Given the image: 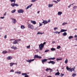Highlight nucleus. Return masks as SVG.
I'll return each mask as SVG.
<instances>
[{"mask_svg":"<svg viewBox=\"0 0 77 77\" xmlns=\"http://www.w3.org/2000/svg\"><path fill=\"white\" fill-rule=\"evenodd\" d=\"M43 20V21L42 22V23H43L44 24H47L48 23V21H47V20Z\"/></svg>","mask_w":77,"mask_h":77,"instance_id":"obj_10","label":"nucleus"},{"mask_svg":"<svg viewBox=\"0 0 77 77\" xmlns=\"http://www.w3.org/2000/svg\"><path fill=\"white\" fill-rule=\"evenodd\" d=\"M29 76L28 75H26L24 76V77H29Z\"/></svg>","mask_w":77,"mask_h":77,"instance_id":"obj_52","label":"nucleus"},{"mask_svg":"<svg viewBox=\"0 0 77 77\" xmlns=\"http://www.w3.org/2000/svg\"><path fill=\"white\" fill-rule=\"evenodd\" d=\"M32 5H33V4H31L30 5L28 6L26 8V9H29V8H31V7L32 6Z\"/></svg>","mask_w":77,"mask_h":77,"instance_id":"obj_14","label":"nucleus"},{"mask_svg":"<svg viewBox=\"0 0 77 77\" xmlns=\"http://www.w3.org/2000/svg\"><path fill=\"white\" fill-rule=\"evenodd\" d=\"M48 77H51V76H48Z\"/></svg>","mask_w":77,"mask_h":77,"instance_id":"obj_64","label":"nucleus"},{"mask_svg":"<svg viewBox=\"0 0 77 77\" xmlns=\"http://www.w3.org/2000/svg\"><path fill=\"white\" fill-rule=\"evenodd\" d=\"M34 60L35 59H30L26 60V62H29V63H30L31 62H33Z\"/></svg>","mask_w":77,"mask_h":77,"instance_id":"obj_6","label":"nucleus"},{"mask_svg":"<svg viewBox=\"0 0 77 77\" xmlns=\"http://www.w3.org/2000/svg\"><path fill=\"white\" fill-rule=\"evenodd\" d=\"M72 38H73V36H70L69 37V39H71Z\"/></svg>","mask_w":77,"mask_h":77,"instance_id":"obj_34","label":"nucleus"},{"mask_svg":"<svg viewBox=\"0 0 77 77\" xmlns=\"http://www.w3.org/2000/svg\"><path fill=\"white\" fill-rule=\"evenodd\" d=\"M67 30V29H63L64 32H66V31Z\"/></svg>","mask_w":77,"mask_h":77,"instance_id":"obj_54","label":"nucleus"},{"mask_svg":"<svg viewBox=\"0 0 77 77\" xmlns=\"http://www.w3.org/2000/svg\"><path fill=\"white\" fill-rule=\"evenodd\" d=\"M50 20H49L48 21V23H50Z\"/></svg>","mask_w":77,"mask_h":77,"instance_id":"obj_58","label":"nucleus"},{"mask_svg":"<svg viewBox=\"0 0 77 77\" xmlns=\"http://www.w3.org/2000/svg\"><path fill=\"white\" fill-rule=\"evenodd\" d=\"M57 29H58V28H57V27H55L54 28V30H56Z\"/></svg>","mask_w":77,"mask_h":77,"instance_id":"obj_50","label":"nucleus"},{"mask_svg":"<svg viewBox=\"0 0 77 77\" xmlns=\"http://www.w3.org/2000/svg\"><path fill=\"white\" fill-rule=\"evenodd\" d=\"M15 6L18 7V6H19V5L18 4L15 3L14 6Z\"/></svg>","mask_w":77,"mask_h":77,"instance_id":"obj_40","label":"nucleus"},{"mask_svg":"<svg viewBox=\"0 0 77 77\" xmlns=\"http://www.w3.org/2000/svg\"><path fill=\"white\" fill-rule=\"evenodd\" d=\"M52 44H55L56 43V42L54 41H53L52 42Z\"/></svg>","mask_w":77,"mask_h":77,"instance_id":"obj_55","label":"nucleus"},{"mask_svg":"<svg viewBox=\"0 0 77 77\" xmlns=\"http://www.w3.org/2000/svg\"><path fill=\"white\" fill-rule=\"evenodd\" d=\"M55 75H60V73H59V72H57L56 73Z\"/></svg>","mask_w":77,"mask_h":77,"instance_id":"obj_17","label":"nucleus"},{"mask_svg":"<svg viewBox=\"0 0 77 77\" xmlns=\"http://www.w3.org/2000/svg\"><path fill=\"white\" fill-rule=\"evenodd\" d=\"M40 12V11H38L37 12V14H39Z\"/></svg>","mask_w":77,"mask_h":77,"instance_id":"obj_63","label":"nucleus"},{"mask_svg":"<svg viewBox=\"0 0 77 77\" xmlns=\"http://www.w3.org/2000/svg\"><path fill=\"white\" fill-rule=\"evenodd\" d=\"M4 38H5V39L7 38V36L6 35H5L4 36Z\"/></svg>","mask_w":77,"mask_h":77,"instance_id":"obj_49","label":"nucleus"},{"mask_svg":"<svg viewBox=\"0 0 77 77\" xmlns=\"http://www.w3.org/2000/svg\"><path fill=\"white\" fill-rule=\"evenodd\" d=\"M64 29H61L60 31V32H64Z\"/></svg>","mask_w":77,"mask_h":77,"instance_id":"obj_47","label":"nucleus"},{"mask_svg":"<svg viewBox=\"0 0 77 77\" xmlns=\"http://www.w3.org/2000/svg\"><path fill=\"white\" fill-rule=\"evenodd\" d=\"M11 48H12V49H14V50H16V49H17V47L13 46L11 47Z\"/></svg>","mask_w":77,"mask_h":77,"instance_id":"obj_12","label":"nucleus"},{"mask_svg":"<svg viewBox=\"0 0 77 77\" xmlns=\"http://www.w3.org/2000/svg\"><path fill=\"white\" fill-rule=\"evenodd\" d=\"M49 70H52V69H50V68H47L46 70L45 71H48Z\"/></svg>","mask_w":77,"mask_h":77,"instance_id":"obj_20","label":"nucleus"},{"mask_svg":"<svg viewBox=\"0 0 77 77\" xmlns=\"http://www.w3.org/2000/svg\"><path fill=\"white\" fill-rule=\"evenodd\" d=\"M4 18H5V17H0V18H1V19H4Z\"/></svg>","mask_w":77,"mask_h":77,"instance_id":"obj_51","label":"nucleus"},{"mask_svg":"<svg viewBox=\"0 0 77 77\" xmlns=\"http://www.w3.org/2000/svg\"><path fill=\"white\" fill-rule=\"evenodd\" d=\"M75 38H77V35H75L74 36Z\"/></svg>","mask_w":77,"mask_h":77,"instance_id":"obj_60","label":"nucleus"},{"mask_svg":"<svg viewBox=\"0 0 77 77\" xmlns=\"http://www.w3.org/2000/svg\"><path fill=\"white\" fill-rule=\"evenodd\" d=\"M60 32H61L60 31L59 32L58 31V34H60Z\"/></svg>","mask_w":77,"mask_h":77,"instance_id":"obj_59","label":"nucleus"},{"mask_svg":"<svg viewBox=\"0 0 77 77\" xmlns=\"http://www.w3.org/2000/svg\"><path fill=\"white\" fill-rule=\"evenodd\" d=\"M74 3H72V4H71V5H71V6H72V5H74Z\"/></svg>","mask_w":77,"mask_h":77,"instance_id":"obj_62","label":"nucleus"},{"mask_svg":"<svg viewBox=\"0 0 77 77\" xmlns=\"http://www.w3.org/2000/svg\"><path fill=\"white\" fill-rule=\"evenodd\" d=\"M28 27L29 29H32V30H33V29H34L33 26L31 24H29Z\"/></svg>","mask_w":77,"mask_h":77,"instance_id":"obj_4","label":"nucleus"},{"mask_svg":"<svg viewBox=\"0 0 77 77\" xmlns=\"http://www.w3.org/2000/svg\"><path fill=\"white\" fill-rule=\"evenodd\" d=\"M71 6V5H70L69 6H68V8H70Z\"/></svg>","mask_w":77,"mask_h":77,"instance_id":"obj_61","label":"nucleus"},{"mask_svg":"<svg viewBox=\"0 0 77 77\" xmlns=\"http://www.w3.org/2000/svg\"><path fill=\"white\" fill-rule=\"evenodd\" d=\"M38 0H32L31 2L32 3H34L35 2V1H37Z\"/></svg>","mask_w":77,"mask_h":77,"instance_id":"obj_36","label":"nucleus"},{"mask_svg":"<svg viewBox=\"0 0 77 77\" xmlns=\"http://www.w3.org/2000/svg\"><path fill=\"white\" fill-rule=\"evenodd\" d=\"M11 6L12 7H14L15 6V3L11 4Z\"/></svg>","mask_w":77,"mask_h":77,"instance_id":"obj_22","label":"nucleus"},{"mask_svg":"<svg viewBox=\"0 0 77 77\" xmlns=\"http://www.w3.org/2000/svg\"><path fill=\"white\" fill-rule=\"evenodd\" d=\"M75 66H74L73 68H69L68 66H67L66 67V69L67 70H68V71L69 72H72V71H73V72H75Z\"/></svg>","mask_w":77,"mask_h":77,"instance_id":"obj_1","label":"nucleus"},{"mask_svg":"<svg viewBox=\"0 0 77 77\" xmlns=\"http://www.w3.org/2000/svg\"><path fill=\"white\" fill-rule=\"evenodd\" d=\"M14 72V70H11L10 71V72Z\"/></svg>","mask_w":77,"mask_h":77,"instance_id":"obj_45","label":"nucleus"},{"mask_svg":"<svg viewBox=\"0 0 77 77\" xmlns=\"http://www.w3.org/2000/svg\"><path fill=\"white\" fill-rule=\"evenodd\" d=\"M53 6V4H49L48 7V8H51V7H52Z\"/></svg>","mask_w":77,"mask_h":77,"instance_id":"obj_16","label":"nucleus"},{"mask_svg":"<svg viewBox=\"0 0 77 77\" xmlns=\"http://www.w3.org/2000/svg\"><path fill=\"white\" fill-rule=\"evenodd\" d=\"M39 27H40V26H42V24L40 23H39Z\"/></svg>","mask_w":77,"mask_h":77,"instance_id":"obj_48","label":"nucleus"},{"mask_svg":"<svg viewBox=\"0 0 77 77\" xmlns=\"http://www.w3.org/2000/svg\"><path fill=\"white\" fill-rule=\"evenodd\" d=\"M7 59L8 60H11L12 59V57L11 56H9L7 57Z\"/></svg>","mask_w":77,"mask_h":77,"instance_id":"obj_11","label":"nucleus"},{"mask_svg":"<svg viewBox=\"0 0 77 77\" xmlns=\"http://www.w3.org/2000/svg\"><path fill=\"white\" fill-rule=\"evenodd\" d=\"M62 60V58H60V59L57 58L56 59L57 60Z\"/></svg>","mask_w":77,"mask_h":77,"instance_id":"obj_42","label":"nucleus"},{"mask_svg":"<svg viewBox=\"0 0 77 77\" xmlns=\"http://www.w3.org/2000/svg\"><path fill=\"white\" fill-rule=\"evenodd\" d=\"M6 12H5V13L3 14L4 16H6Z\"/></svg>","mask_w":77,"mask_h":77,"instance_id":"obj_53","label":"nucleus"},{"mask_svg":"<svg viewBox=\"0 0 77 77\" xmlns=\"http://www.w3.org/2000/svg\"><path fill=\"white\" fill-rule=\"evenodd\" d=\"M12 20V23H13V24H15L16 23V22H17V20H16V19L14 18H11Z\"/></svg>","mask_w":77,"mask_h":77,"instance_id":"obj_5","label":"nucleus"},{"mask_svg":"<svg viewBox=\"0 0 77 77\" xmlns=\"http://www.w3.org/2000/svg\"><path fill=\"white\" fill-rule=\"evenodd\" d=\"M22 75H23V76H25L26 75H27V73H23L22 74Z\"/></svg>","mask_w":77,"mask_h":77,"instance_id":"obj_24","label":"nucleus"},{"mask_svg":"<svg viewBox=\"0 0 77 77\" xmlns=\"http://www.w3.org/2000/svg\"><path fill=\"white\" fill-rule=\"evenodd\" d=\"M30 21L31 23H32V24H36V21H35L31 20Z\"/></svg>","mask_w":77,"mask_h":77,"instance_id":"obj_13","label":"nucleus"},{"mask_svg":"<svg viewBox=\"0 0 77 77\" xmlns=\"http://www.w3.org/2000/svg\"><path fill=\"white\" fill-rule=\"evenodd\" d=\"M57 49H60V46L59 45L57 47Z\"/></svg>","mask_w":77,"mask_h":77,"instance_id":"obj_37","label":"nucleus"},{"mask_svg":"<svg viewBox=\"0 0 77 77\" xmlns=\"http://www.w3.org/2000/svg\"><path fill=\"white\" fill-rule=\"evenodd\" d=\"M47 61V59H43L42 60V63L43 64H44V62Z\"/></svg>","mask_w":77,"mask_h":77,"instance_id":"obj_9","label":"nucleus"},{"mask_svg":"<svg viewBox=\"0 0 77 77\" xmlns=\"http://www.w3.org/2000/svg\"><path fill=\"white\" fill-rule=\"evenodd\" d=\"M68 23H66V22H64L62 24V25L63 26H64V25H65V24H67Z\"/></svg>","mask_w":77,"mask_h":77,"instance_id":"obj_33","label":"nucleus"},{"mask_svg":"<svg viewBox=\"0 0 77 77\" xmlns=\"http://www.w3.org/2000/svg\"><path fill=\"white\" fill-rule=\"evenodd\" d=\"M51 51H56V49L54 48H51Z\"/></svg>","mask_w":77,"mask_h":77,"instance_id":"obj_27","label":"nucleus"},{"mask_svg":"<svg viewBox=\"0 0 77 77\" xmlns=\"http://www.w3.org/2000/svg\"><path fill=\"white\" fill-rule=\"evenodd\" d=\"M46 44V42H45L44 43H43L42 44H43V45H45V44Z\"/></svg>","mask_w":77,"mask_h":77,"instance_id":"obj_57","label":"nucleus"},{"mask_svg":"<svg viewBox=\"0 0 77 77\" xmlns=\"http://www.w3.org/2000/svg\"><path fill=\"white\" fill-rule=\"evenodd\" d=\"M17 12L19 14H23L24 13V10L23 9H20L17 10Z\"/></svg>","mask_w":77,"mask_h":77,"instance_id":"obj_3","label":"nucleus"},{"mask_svg":"<svg viewBox=\"0 0 77 77\" xmlns=\"http://www.w3.org/2000/svg\"><path fill=\"white\" fill-rule=\"evenodd\" d=\"M16 40V41L18 42H19V41H21V39H17V40Z\"/></svg>","mask_w":77,"mask_h":77,"instance_id":"obj_41","label":"nucleus"},{"mask_svg":"<svg viewBox=\"0 0 77 77\" xmlns=\"http://www.w3.org/2000/svg\"><path fill=\"white\" fill-rule=\"evenodd\" d=\"M34 58H38V59H41L42 57L40 56H38V55H35L34 56Z\"/></svg>","mask_w":77,"mask_h":77,"instance_id":"obj_7","label":"nucleus"},{"mask_svg":"<svg viewBox=\"0 0 77 77\" xmlns=\"http://www.w3.org/2000/svg\"><path fill=\"white\" fill-rule=\"evenodd\" d=\"M49 60H50L51 59L52 60H54L55 59V57H53V58H48Z\"/></svg>","mask_w":77,"mask_h":77,"instance_id":"obj_29","label":"nucleus"},{"mask_svg":"<svg viewBox=\"0 0 77 77\" xmlns=\"http://www.w3.org/2000/svg\"><path fill=\"white\" fill-rule=\"evenodd\" d=\"M62 14V12L60 11H59L58 12V15H61V14Z\"/></svg>","mask_w":77,"mask_h":77,"instance_id":"obj_19","label":"nucleus"},{"mask_svg":"<svg viewBox=\"0 0 77 77\" xmlns=\"http://www.w3.org/2000/svg\"><path fill=\"white\" fill-rule=\"evenodd\" d=\"M16 12V10L14 9L13 11H11V13H14V12Z\"/></svg>","mask_w":77,"mask_h":77,"instance_id":"obj_30","label":"nucleus"},{"mask_svg":"<svg viewBox=\"0 0 77 77\" xmlns=\"http://www.w3.org/2000/svg\"><path fill=\"white\" fill-rule=\"evenodd\" d=\"M76 75V74L75 73H73L72 75V77H74V76H75Z\"/></svg>","mask_w":77,"mask_h":77,"instance_id":"obj_38","label":"nucleus"},{"mask_svg":"<svg viewBox=\"0 0 77 77\" xmlns=\"http://www.w3.org/2000/svg\"><path fill=\"white\" fill-rule=\"evenodd\" d=\"M13 44H18L19 43L18 42H17L16 40H15L13 42Z\"/></svg>","mask_w":77,"mask_h":77,"instance_id":"obj_15","label":"nucleus"},{"mask_svg":"<svg viewBox=\"0 0 77 77\" xmlns=\"http://www.w3.org/2000/svg\"><path fill=\"white\" fill-rule=\"evenodd\" d=\"M30 45H29L26 46L27 48H30Z\"/></svg>","mask_w":77,"mask_h":77,"instance_id":"obj_44","label":"nucleus"},{"mask_svg":"<svg viewBox=\"0 0 77 77\" xmlns=\"http://www.w3.org/2000/svg\"><path fill=\"white\" fill-rule=\"evenodd\" d=\"M44 47V45L42 43H41L39 45V50H42L43 49Z\"/></svg>","mask_w":77,"mask_h":77,"instance_id":"obj_2","label":"nucleus"},{"mask_svg":"<svg viewBox=\"0 0 77 77\" xmlns=\"http://www.w3.org/2000/svg\"><path fill=\"white\" fill-rule=\"evenodd\" d=\"M50 51V50H46L45 51V53H47V52H48V51Z\"/></svg>","mask_w":77,"mask_h":77,"instance_id":"obj_39","label":"nucleus"},{"mask_svg":"<svg viewBox=\"0 0 77 77\" xmlns=\"http://www.w3.org/2000/svg\"><path fill=\"white\" fill-rule=\"evenodd\" d=\"M10 2H11V3H12V2H14V3H15V2L16 1V0H9Z\"/></svg>","mask_w":77,"mask_h":77,"instance_id":"obj_23","label":"nucleus"},{"mask_svg":"<svg viewBox=\"0 0 77 77\" xmlns=\"http://www.w3.org/2000/svg\"><path fill=\"white\" fill-rule=\"evenodd\" d=\"M15 73H16V74H21V72L20 71H17L15 72Z\"/></svg>","mask_w":77,"mask_h":77,"instance_id":"obj_31","label":"nucleus"},{"mask_svg":"<svg viewBox=\"0 0 77 77\" xmlns=\"http://www.w3.org/2000/svg\"><path fill=\"white\" fill-rule=\"evenodd\" d=\"M10 66H12L14 65H15V63H10Z\"/></svg>","mask_w":77,"mask_h":77,"instance_id":"obj_18","label":"nucleus"},{"mask_svg":"<svg viewBox=\"0 0 77 77\" xmlns=\"http://www.w3.org/2000/svg\"><path fill=\"white\" fill-rule=\"evenodd\" d=\"M58 32V31H56L55 32H54V33L56 34H57Z\"/></svg>","mask_w":77,"mask_h":77,"instance_id":"obj_56","label":"nucleus"},{"mask_svg":"<svg viewBox=\"0 0 77 77\" xmlns=\"http://www.w3.org/2000/svg\"><path fill=\"white\" fill-rule=\"evenodd\" d=\"M53 2H54L55 3H58V2H57V1H56L55 0L53 1Z\"/></svg>","mask_w":77,"mask_h":77,"instance_id":"obj_46","label":"nucleus"},{"mask_svg":"<svg viewBox=\"0 0 77 77\" xmlns=\"http://www.w3.org/2000/svg\"><path fill=\"white\" fill-rule=\"evenodd\" d=\"M60 77H62L63 76H64V74H63L62 73H61L60 74Z\"/></svg>","mask_w":77,"mask_h":77,"instance_id":"obj_43","label":"nucleus"},{"mask_svg":"<svg viewBox=\"0 0 77 77\" xmlns=\"http://www.w3.org/2000/svg\"><path fill=\"white\" fill-rule=\"evenodd\" d=\"M7 52H8V51H3L2 53L3 54H6V53H7Z\"/></svg>","mask_w":77,"mask_h":77,"instance_id":"obj_28","label":"nucleus"},{"mask_svg":"<svg viewBox=\"0 0 77 77\" xmlns=\"http://www.w3.org/2000/svg\"><path fill=\"white\" fill-rule=\"evenodd\" d=\"M48 63L49 64H50V63H51V64L54 65V64H55V63H56V62L55 61H50L49 62H48Z\"/></svg>","mask_w":77,"mask_h":77,"instance_id":"obj_8","label":"nucleus"},{"mask_svg":"<svg viewBox=\"0 0 77 77\" xmlns=\"http://www.w3.org/2000/svg\"><path fill=\"white\" fill-rule=\"evenodd\" d=\"M43 33H44V32L42 33L40 32H38V33H37V35H42Z\"/></svg>","mask_w":77,"mask_h":77,"instance_id":"obj_25","label":"nucleus"},{"mask_svg":"<svg viewBox=\"0 0 77 77\" xmlns=\"http://www.w3.org/2000/svg\"><path fill=\"white\" fill-rule=\"evenodd\" d=\"M77 7L76 6H74L73 7V9H77Z\"/></svg>","mask_w":77,"mask_h":77,"instance_id":"obj_35","label":"nucleus"},{"mask_svg":"<svg viewBox=\"0 0 77 77\" xmlns=\"http://www.w3.org/2000/svg\"><path fill=\"white\" fill-rule=\"evenodd\" d=\"M68 59H66V60L65 61V63L66 64L67 63H68Z\"/></svg>","mask_w":77,"mask_h":77,"instance_id":"obj_32","label":"nucleus"},{"mask_svg":"<svg viewBox=\"0 0 77 77\" xmlns=\"http://www.w3.org/2000/svg\"><path fill=\"white\" fill-rule=\"evenodd\" d=\"M20 28H21V29H25V26H23V25H21L20 26Z\"/></svg>","mask_w":77,"mask_h":77,"instance_id":"obj_26","label":"nucleus"},{"mask_svg":"<svg viewBox=\"0 0 77 77\" xmlns=\"http://www.w3.org/2000/svg\"><path fill=\"white\" fill-rule=\"evenodd\" d=\"M63 36H66L67 35V33L66 32H64L63 34Z\"/></svg>","mask_w":77,"mask_h":77,"instance_id":"obj_21","label":"nucleus"}]
</instances>
